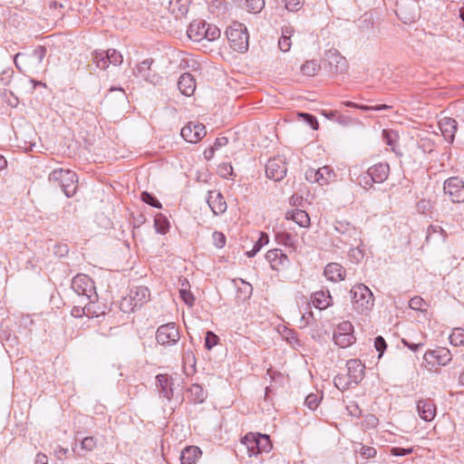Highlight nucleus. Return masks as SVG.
I'll return each instance as SVG.
<instances>
[{
	"mask_svg": "<svg viewBox=\"0 0 464 464\" xmlns=\"http://www.w3.org/2000/svg\"><path fill=\"white\" fill-rule=\"evenodd\" d=\"M352 304L358 314H368L373 307V294L363 284H356L350 291Z\"/></svg>",
	"mask_w": 464,
	"mask_h": 464,
	"instance_id": "f257e3e1",
	"label": "nucleus"
},
{
	"mask_svg": "<svg viewBox=\"0 0 464 464\" xmlns=\"http://www.w3.org/2000/svg\"><path fill=\"white\" fill-rule=\"evenodd\" d=\"M48 179L54 186L60 187L67 198L72 197L76 192L77 175L70 169H54L49 174Z\"/></svg>",
	"mask_w": 464,
	"mask_h": 464,
	"instance_id": "f03ea898",
	"label": "nucleus"
},
{
	"mask_svg": "<svg viewBox=\"0 0 464 464\" xmlns=\"http://www.w3.org/2000/svg\"><path fill=\"white\" fill-rule=\"evenodd\" d=\"M226 34L233 50L244 53L248 49L249 35L245 24L234 22L227 28Z\"/></svg>",
	"mask_w": 464,
	"mask_h": 464,
	"instance_id": "7ed1b4c3",
	"label": "nucleus"
},
{
	"mask_svg": "<svg viewBox=\"0 0 464 464\" xmlns=\"http://www.w3.org/2000/svg\"><path fill=\"white\" fill-rule=\"evenodd\" d=\"M71 286L79 296H82V302L94 303L97 300L94 282L88 276L83 274L75 276L72 280Z\"/></svg>",
	"mask_w": 464,
	"mask_h": 464,
	"instance_id": "20e7f679",
	"label": "nucleus"
},
{
	"mask_svg": "<svg viewBox=\"0 0 464 464\" xmlns=\"http://www.w3.org/2000/svg\"><path fill=\"white\" fill-rule=\"evenodd\" d=\"M353 325L343 321L340 323L334 331V341L341 348H347L355 343L356 338L353 334Z\"/></svg>",
	"mask_w": 464,
	"mask_h": 464,
	"instance_id": "39448f33",
	"label": "nucleus"
},
{
	"mask_svg": "<svg viewBox=\"0 0 464 464\" xmlns=\"http://www.w3.org/2000/svg\"><path fill=\"white\" fill-rule=\"evenodd\" d=\"M180 339L179 328L175 323H168L158 327L156 340L159 344L171 346Z\"/></svg>",
	"mask_w": 464,
	"mask_h": 464,
	"instance_id": "423d86ee",
	"label": "nucleus"
},
{
	"mask_svg": "<svg viewBox=\"0 0 464 464\" xmlns=\"http://www.w3.org/2000/svg\"><path fill=\"white\" fill-rule=\"evenodd\" d=\"M335 231L341 237V242L349 246H355L361 243L360 231L351 223L343 220H337L334 224Z\"/></svg>",
	"mask_w": 464,
	"mask_h": 464,
	"instance_id": "0eeeda50",
	"label": "nucleus"
},
{
	"mask_svg": "<svg viewBox=\"0 0 464 464\" xmlns=\"http://www.w3.org/2000/svg\"><path fill=\"white\" fill-rule=\"evenodd\" d=\"M395 13L404 24H411L420 16L418 5L413 0L397 2Z\"/></svg>",
	"mask_w": 464,
	"mask_h": 464,
	"instance_id": "6e6552de",
	"label": "nucleus"
},
{
	"mask_svg": "<svg viewBox=\"0 0 464 464\" xmlns=\"http://www.w3.org/2000/svg\"><path fill=\"white\" fill-rule=\"evenodd\" d=\"M443 190L452 202H464V182L459 177H450L446 179Z\"/></svg>",
	"mask_w": 464,
	"mask_h": 464,
	"instance_id": "1a4fd4ad",
	"label": "nucleus"
},
{
	"mask_svg": "<svg viewBox=\"0 0 464 464\" xmlns=\"http://www.w3.org/2000/svg\"><path fill=\"white\" fill-rule=\"evenodd\" d=\"M287 172L285 159L277 156L270 159L266 165V177L275 181L282 180Z\"/></svg>",
	"mask_w": 464,
	"mask_h": 464,
	"instance_id": "9d476101",
	"label": "nucleus"
},
{
	"mask_svg": "<svg viewBox=\"0 0 464 464\" xmlns=\"http://www.w3.org/2000/svg\"><path fill=\"white\" fill-rule=\"evenodd\" d=\"M328 70L332 73H342L347 69L346 59L336 49H330L325 53Z\"/></svg>",
	"mask_w": 464,
	"mask_h": 464,
	"instance_id": "9b49d317",
	"label": "nucleus"
},
{
	"mask_svg": "<svg viewBox=\"0 0 464 464\" xmlns=\"http://www.w3.org/2000/svg\"><path fill=\"white\" fill-rule=\"evenodd\" d=\"M180 135L186 141L197 143L206 135L205 126L190 121L181 129Z\"/></svg>",
	"mask_w": 464,
	"mask_h": 464,
	"instance_id": "f8f14e48",
	"label": "nucleus"
},
{
	"mask_svg": "<svg viewBox=\"0 0 464 464\" xmlns=\"http://www.w3.org/2000/svg\"><path fill=\"white\" fill-rule=\"evenodd\" d=\"M347 367V377L350 383L358 384L364 376V365L361 361L356 359H351L346 362Z\"/></svg>",
	"mask_w": 464,
	"mask_h": 464,
	"instance_id": "ddd939ff",
	"label": "nucleus"
},
{
	"mask_svg": "<svg viewBox=\"0 0 464 464\" xmlns=\"http://www.w3.org/2000/svg\"><path fill=\"white\" fill-rule=\"evenodd\" d=\"M150 290L146 286L140 285L131 289L129 296L131 311L147 303L150 300Z\"/></svg>",
	"mask_w": 464,
	"mask_h": 464,
	"instance_id": "4468645a",
	"label": "nucleus"
},
{
	"mask_svg": "<svg viewBox=\"0 0 464 464\" xmlns=\"http://www.w3.org/2000/svg\"><path fill=\"white\" fill-rule=\"evenodd\" d=\"M207 203L216 216L225 213L227 208L224 197L218 191H208Z\"/></svg>",
	"mask_w": 464,
	"mask_h": 464,
	"instance_id": "2eb2a0df",
	"label": "nucleus"
},
{
	"mask_svg": "<svg viewBox=\"0 0 464 464\" xmlns=\"http://www.w3.org/2000/svg\"><path fill=\"white\" fill-rule=\"evenodd\" d=\"M152 60L146 59L139 63L133 70V74L137 78H140L148 82L156 84L158 77L155 73L151 72L150 66Z\"/></svg>",
	"mask_w": 464,
	"mask_h": 464,
	"instance_id": "dca6fc26",
	"label": "nucleus"
},
{
	"mask_svg": "<svg viewBox=\"0 0 464 464\" xmlns=\"http://www.w3.org/2000/svg\"><path fill=\"white\" fill-rule=\"evenodd\" d=\"M45 54H46V48L44 46L39 45L33 51V53L30 55L17 53L14 57V63L16 68L20 72H23L24 70L20 64V62H19L20 60L28 62L30 59H32V60H35L37 62V63L40 64V63H42L44 58L45 57Z\"/></svg>",
	"mask_w": 464,
	"mask_h": 464,
	"instance_id": "f3484780",
	"label": "nucleus"
},
{
	"mask_svg": "<svg viewBox=\"0 0 464 464\" xmlns=\"http://www.w3.org/2000/svg\"><path fill=\"white\" fill-rule=\"evenodd\" d=\"M389 171L390 167L387 163H378L368 169L365 172V178L368 179L370 176L372 177V181L382 183L388 179Z\"/></svg>",
	"mask_w": 464,
	"mask_h": 464,
	"instance_id": "a211bd4d",
	"label": "nucleus"
},
{
	"mask_svg": "<svg viewBox=\"0 0 464 464\" xmlns=\"http://www.w3.org/2000/svg\"><path fill=\"white\" fill-rule=\"evenodd\" d=\"M417 411L419 416L425 421H431L436 416V405L430 399L419 400Z\"/></svg>",
	"mask_w": 464,
	"mask_h": 464,
	"instance_id": "6ab92c4d",
	"label": "nucleus"
},
{
	"mask_svg": "<svg viewBox=\"0 0 464 464\" xmlns=\"http://www.w3.org/2000/svg\"><path fill=\"white\" fill-rule=\"evenodd\" d=\"M439 125L444 139L452 143L458 129V122L452 118L445 117L439 121Z\"/></svg>",
	"mask_w": 464,
	"mask_h": 464,
	"instance_id": "aec40b11",
	"label": "nucleus"
},
{
	"mask_svg": "<svg viewBox=\"0 0 464 464\" xmlns=\"http://www.w3.org/2000/svg\"><path fill=\"white\" fill-rule=\"evenodd\" d=\"M324 275L327 280L336 283L344 279L345 269L338 263H329L324 267Z\"/></svg>",
	"mask_w": 464,
	"mask_h": 464,
	"instance_id": "412c9836",
	"label": "nucleus"
},
{
	"mask_svg": "<svg viewBox=\"0 0 464 464\" xmlns=\"http://www.w3.org/2000/svg\"><path fill=\"white\" fill-rule=\"evenodd\" d=\"M266 260L270 263L273 269H278L280 266H284L289 263V259L281 249H271L266 255Z\"/></svg>",
	"mask_w": 464,
	"mask_h": 464,
	"instance_id": "4be33fe9",
	"label": "nucleus"
},
{
	"mask_svg": "<svg viewBox=\"0 0 464 464\" xmlns=\"http://www.w3.org/2000/svg\"><path fill=\"white\" fill-rule=\"evenodd\" d=\"M156 381L160 396L170 401L173 396V390L169 376L167 374H158Z\"/></svg>",
	"mask_w": 464,
	"mask_h": 464,
	"instance_id": "5701e85b",
	"label": "nucleus"
},
{
	"mask_svg": "<svg viewBox=\"0 0 464 464\" xmlns=\"http://www.w3.org/2000/svg\"><path fill=\"white\" fill-rule=\"evenodd\" d=\"M178 88L185 96L192 95L196 89V82L194 77L188 72L183 73L179 78Z\"/></svg>",
	"mask_w": 464,
	"mask_h": 464,
	"instance_id": "b1692460",
	"label": "nucleus"
},
{
	"mask_svg": "<svg viewBox=\"0 0 464 464\" xmlns=\"http://www.w3.org/2000/svg\"><path fill=\"white\" fill-rule=\"evenodd\" d=\"M189 3V0H169L168 9L176 19H179L188 14Z\"/></svg>",
	"mask_w": 464,
	"mask_h": 464,
	"instance_id": "393cba45",
	"label": "nucleus"
},
{
	"mask_svg": "<svg viewBox=\"0 0 464 464\" xmlns=\"http://www.w3.org/2000/svg\"><path fill=\"white\" fill-rule=\"evenodd\" d=\"M332 296L330 295L329 290H321L313 294L312 295V304L313 305L320 310L326 309L330 305H332Z\"/></svg>",
	"mask_w": 464,
	"mask_h": 464,
	"instance_id": "a878e982",
	"label": "nucleus"
},
{
	"mask_svg": "<svg viewBox=\"0 0 464 464\" xmlns=\"http://www.w3.org/2000/svg\"><path fill=\"white\" fill-rule=\"evenodd\" d=\"M207 24L205 21L201 20L191 22L188 28V36L195 42L204 40V31H206Z\"/></svg>",
	"mask_w": 464,
	"mask_h": 464,
	"instance_id": "bb28decb",
	"label": "nucleus"
},
{
	"mask_svg": "<svg viewBox=\"0 0 464 464\" xmlns=\"http://www.w3.org/2000/svg\"><path fill=\"white\" fill-rule=\"evenodd\" d=\"M201 450L197 446H188L180 453L181 464H196L201 457Z\"/></svg>",
	"mask_w": 464,
	"mask_h": 464,
	"instance_id": "cd10ccee",
	"label": "nucleus"
},
{
	"mask_svg": "<svg viewBox=\"0 0 464 464\" xmlns=\"http://www.w3.org/2000/svg\"><path fill=\"white\" fill-rule=\"evenodd\" d=\"M432 357L436 360L438 364L445 366L451 361V353L448 348L440 347L433 351H429L425 353L424 358Z\"/></svg>",
	"mask_w": 464,
	"mask_h": 464,
	"instance_id": "c85d7f7f",
	"label": "nucleus"
},
{
	"mask_svg": "<svg viewBox=\"0 0 464 464\" xmlns=\"http://www.w3.org/2000/svg\"><path fill=\"white\" fill-rule=\"evenodd\" d=\"M287 219H291L302 227H306L310 224V218L308 214L302 209L295 208L289 210L285 214Z\"/></svg>",
	"mask_w": 464,
	"mask_h": 464,
	"instance_id": "c756f323",
	"label": "nucleus"
},
{
	"mask_svg": "<svg viewBox=\"0 0 464 464\" xmlns=\"http://www.w3.org/2000/svg\"><path fill=\"white\" fill-rule=\"evenodd\" d=\"M294 34V29L291 26H284L282 28V35L278 40V47L279 49L286 53L290 50L292 42L291 36Z\"/></svg>",
	"mask_w": 464,
	"mask_h": 464,
	"instance_id": "7c9ffc66",
	"label": "nucleus"
},
{
	"mask_svg": "<svg viewBox=\"0 0 464 464\" xmlns=\"http://www.w3.org/2000/svg\"><path fill=\"white\" fill-rule=\"evenodd\" d=\"M92 304L93 303H90V301H87V303H84L83 306L75 305L72 309V315L76 318H81L83 315H86L88 317L94 316V315L98 316L96 312L92 311Z\"/></svg>",
	"mask_w": 464,
	"mask_h": 464,
	"instance_id": "2f4dec72",
	"label": "nucleus"
},
{
	"mask_svg": "<svg viewBox=\"0 0 464 464\" xmlns=\"http://www.w3.org/2000/svg\"><path fill=\"white\" fill-rule=\"evenodd\" d=\"M316 171L318 178L317 183L321 186L330 183L335 177L334 170L328 166L319 168Z\"/></svg>",
	"mask_w": 464,
	"mask_h": 464,
	"instance_id": "473e14b6",
	"label": "nucleus"
},
{
	"mask_svg": "<svg viewBox=\"0 0 464 464\" xmlns=\"http://www.w3.org/2000/svg\"><path fill=\"white\" fill-rule=\"evenodd\" d=\"M191 401L195 403H201L207 398V393L199 384H192L188 389Z\"/></svg>",
	"mask_w": 464,
	"mask_h": 464,
	"instance_id": "72a5a7b5",
	"label": "nucleus"
},
{
	"mask_svg": "<svg viewBox=\"0 0 464 464\" xmlns=\"http://www.w3.org/2000/svg\"><path fill=\"white\" fill-rule=\"evenodd\" d=\"M256 442H257V434L249 432L241 439V443L244 444L248 450L249 456L256 455L257 450L256 448Z\"/></svg>",
	"mask_w": 464,
	"mask_h": 464,
	"instance_id": "f704fd0d",
	"label": "nucleus"
},
{
	"mask_svg": "<svg viewBox=\"0 0 464 464\" xmlns=\"http://www.w3.org/2000/svg\"><path fill=\"white\" fill-rule=\"evenodd\" d=\"M181 286L182 287L179 289V296L187 305L191 307L194 304L195 298H194V295H192V293L188 289L189 288L188 282L186 279L183 280Z\"/></svg>",
	"mask_w": 464,
	"mask_h": 464,
	"instance_id": "c9c22d12",
	"label": "nucleus"
},
{
	"mask_svg": "<svg viewBox=\"0 0 464 464\" xmlns=\"http://www.w3.org/2000/svg\"><path fill=\"white\" fill-rule=\"evenodd\" d=\"M92 60L101 70H105L110 64L106 51H95L92 53Z\"/></svg>",
	"mask_w": 464,
	"mask_h": 464,
	"instance_id": "e433bc0d",
	"label": "nucleus"
},
{
	"mask_svg": "<svg viewBox=\"0 0 464 464\" xmlns=\"http://www.w3.org/2000/svg\"><path fill=\"white\" fill-rule=\"evenodd\" d=\"M257 453L268 452L272 449L270 438L266 434L257 433V442H256Z\"/></svg>",
	"mask_w": 464,
	"mask_h": 464,
	"instance_id": "4c0bfd02",
	"label": "nucleus"
},
{
	"mask_svg": "<svg viewBox=\"0 0 464 464\" xmlns=\"http://www.w3.org/2000/svg\"><path fill=\"white\" fill-rule=\"evenodd\" d=\"M319 69L320 64L315 60L307 61L301 66L302 73L306 76L315 75Z\"/></svg>",
	"mask_w": 464,
	"mask_h": 464,
	"instance_id": "58836bf2",
	"label": "nucleus"
},
{
	"mask_svg": "<svg viewBox=\"0 0 464 464\" xmlns=\"http://www.w3.org/2000/svg\"><path fill=\"white\" fill-rule=\"evenodd\" d=\"M244 8L250 13L257 14L265 6V0H245Z\"/></svg>",
	"mask_w": 464,
	"mask_h": 464,
	"instance_id": "ea45409f",
	"label": "nucleus"
},
{
	"mask_svg": "<svg viewBox=\"0 0 464 464\" xmlns=\"http://www.w3.org/2000/svg\"><path fill=\"white\" fill-rule=\"evenodd\" d=\"M269 242L268 235L266 233H260L258 240L255 243L253 248L246 253L249 257L256 255V253Z\"/></svg>",
	"mask_w": 464,
	"mask_h": 464,
	"instance_id": "a19ab883",
	"label": "nucleus"
},
{
	"mask_svg": "<svg viewBox=\"0 0 464 464\" xmlns=\"http://www.w3.org/2000/svg\"><path fill=\"white\" fill-rule=\"evenodd\" d=\"M357 26L362 32H368L373 27V19L371 14H365L357 21Z\"/></svg>",
	"mask_w": 464,
	"mask_h": 464,
	"instance_id": "79ce46f5",
	"label": "nucleus"
},
{
	"mask_svg": "<svg viewBox=\"0 0 464 464\" xmlns=\"http://www.w3.org/2000/svg\"><path fill=\"white\" fill-rule=\"evenodd\" d=\"M434 235L440 236L442 241H444L447 237L446 231L441 227L430 225L427 229L426 241L430 242Z\"/></svg>",
	"mask_w": 464,
	"mask_h": 464,
	"instance_id": "37998d69",
	"label": "nucleus"
},
{
	"mask_svg": "<svg viewBox=\"0 0 464 464\" xmlns=\"http://www.w3.org/2000/svg\"><path fill=\"white\" fill-rule=\"evenodd\" d=\"M450 342L452 345L459 346L463 345L464 346V329L461 328H456L453 330L451 334L450 335Z\"/></svg>",
	"mask_w": 464,
	"mask_h": 464,
	"instance_id": "c03bdc74",
	"label": "nucleus"
},
{
	"mask_svg": "<svg viewBox=\"0 0 464 464\" xmlns=\"http://www.w3.org/2000/svg\"><path fill=\"white\" fill-rule=\"evenodd\" d=\"M220 36V30L213 24H208L206 25V31H204V39L208 41H214Z\"/></svg>",
	"mask_w": 464,
	"mask_h": 464,
	"instance_id": "a18cd8bd",
	"label": "nucleus"
},
{
	"mask_svg": "<svg viewBox=\"0 0 464 464\" xmlns=\"http://www.w3.org/2000/svg\"><path fill=\"white\" fill-rule=\"evenodd\" d=\"M156 230L160 234H166L169 230V221L162 215H159L155 218Z\"/></svg>",
	"mask_w": 464,
	"mask_h": 464,
	"instance_id": "49530a36",
	"label": "nucleus"
},
{
	"mask_svg": "<svg viewBox=\"0 0 464 464\" xmlns=\"http://www.w3.org/2000/svg\"><path fill=\"white\" fill-rule=\"evenodd\" d=\"M108 54L109 63L113 65H120L123 62L122 54L115 49H108L106 51Z\"/></svg>",
	"mask_w": 464,
	"mask_h": 464,
	"instance_id": "de8ad7c7",
	"label": "nucleus"
},
{
	"mask_svg": "<svg viewBox=\"0 0 464 464\" xmlns=\"http://www.w3.org/2000/svg\"><path fill=\"white\" fill-rule=\"evenodd\" d=\"M141 200L143 202H145L146 204L151 206V207H154V208H161V204L160 202L150 193L147 192V191H143L141 193Z\"/></svg>",
	"mask_w": 464,
	"mask_h": 464,
	"instance_id": "09e8293b",
	"label": "nucleus"
},
{
	"mask_svg": "<svg viewBox=\"0 0 464 464\" xmlns=\"http://www.w3.org/2000/svg\"><path fill=\"white\" fill-rule=\"evenodd\" d=\"M218 336L211 331L206 333L205 347L207 350H211L218 343Z\"/></svg>",
	"mask_w": 464,
	"mask_h": 464,
	"instance_id": "8fccbe9b",
	"label": "nucleus"
},
{
	"mask_svg": "<svg viewBox=\"0 0 464 464\" xmlns=\"http://www.w3.org/2000/svg\"><path fill=\"white\" fill-rule=\"evenodd\" d=\"M320 402V397L317 394L310 393L304 400V404L307 408L314 411L315 410Z\"/></svg>",
	"mask_w": 464,
	"mask_h": 464,
	"instance_id": "3c124183",
	"label": "nucleus"
},
{
	"mask_svg": "<svg viewBox=\"0 0 464 464\" xmlns=\"http://www.w3.org/2000/svg\"><path fill=\"white\" fill-rule=\"evenodd\" d=\"M382 135H383V139L386 142V144L390 147H392V150L394 151L395 149V143L397 141V133L394 132V131H390V130H383L382 132Z\"/></svg>",
	"mask_w": 464,
	"mask_h": 464,
	"instance_id": "603ef678",
	"label": "nucleus"
},
{
	"mask_svg": "<svg viewBox=\"0 0 464 464\" xmlns=\"http://www.w3.org/2000/svg\"><path fill=\"white\" fill-rule=\"evenodd\" d=\"M334 385L337 389L344 391L348 389L353 383H350L348 377L343 375H337L334 378Z\"/></svg>",
	"mask_w": 464,
	"mask_h": 464,
	"instance_id": "864d4df0",
	"label": "nucleus"
},
{
	"mask_svg": "<svg viewBox=\"0 0 464 464\" xmlns=\"http://www.w3.org/2000/svg\"><path fill=\"white\" fill-rule=\"evenodd\" d=\"M97 443H98V440L96 438L86 437L82 440L81 445H82V450L92 451L96 448Z\"/></svg>",
	"mask_w": 464,
	"mask_h": 464,
	"instance_id": "5fc2aeb1",
	"label": "nucleus"
},
{
	"mask_svg": "<svg viewBox=\"0 0 464 464\" xmlns=\"http://www.w3.org/2000/svg\"><path fill=\"white\" fill-rule=\"evenodd\" d=\"M413 452V448L392 447L390 449V454L395 457L410 455Z\"/></svg>",
	"mask_w": 464,
	"mask_h": 464,
	"instance_id": "6e6d98bb",
	"label": "nucleus"
},
{
	"mask_svg": "<svg viewBox=\"0 0 464 464\" xmlns=\"http://www.w3.org/2000/svg\"><path fill=\"white\" fill-rule=\"evenodd\" d=\"M425 301L420 296H414L409 301V306L416 311H422Z\"/></svg>",
	"mask_w": 464,
	"mask_h": 464,
	"instance_id": "4d7b16f0",
	"label": "nucleus"
},
{
	"mask_svg": "<svg viewBox=\"0 0 464 464\" xmlns=\"http://www.w3.org/2000/svg\"><path fill=\"white\" fill-rule=\"evenodd\" d=\"M285 8L291 12L298 11L304 5V0H285Z\"/></svg>",
	"mask_w": 464,
	"mask_h": 464,
	"instance_id": "13d9d810",
	"label": "nucleus"
},
{
	"mask_svg": "<svg viewBox=\"0 0 464 464\" xmlns=\"http://www.w3.org/2000/svg\"><path fill=\"white\" fill-rule=\"evenodd\" d=\"M360 243H357L355 246H351V249L349 252V256L352 259L359 262L363 257L362 251L359 248Z\"/></svg>",
	"mask_w": 464,
	"mask_h": 464,
	"instance_id": "bf43d9fd",
	"label": "nucleus"
},
{
	"mask_svg": "<svg viewBox=\"0 0 464 464\" xmlns=\"http://www.w3.org/2000/svg\"><path fill=\"white\" fill-rule=\"evenodd\" d=\"M276 238L285 246H292L294 244L292 235L286 232L278 233Z\"/></svg>",
	"mask_w": 464,
	"mask_h": 464,
	"instance_id": "052dcab7",
	"label": "nucleus"
},
{
	"mask_svg": "<svg viewBox=\"0 0 464 464\" xmlns=\"http://www.w3.org/2000/svg\"><path fill=\"white\" fill-rule=\"evenodd\" d=\"M375 349L380 353L379 358L382 355L386 350L387 344L382 336H377L374 340Z\"/></svg>",
	"mask_w": 464,
	"mask_h": 464,
	"instance_id": "680f3d73",
	"label": "nucleus"
},
{
	"mask_svg": "<svg viewBox=\"0 0 464 464\" xmlns=\"http://www.w3.org/2000/svg\"><path fill=\"white\" fill-rule=\"evenodd\" d=\"M390 108H391V106L386 105V104H380V105H376V106H368V105L358 104V106H357V109L364 111H382V110H388Z\"/></svg>",
	"mask_w": 464,
	"mask_h": 464,
	"instance_id": "e2e57ef3",
	"label": "nucleus"
},
{
	"mask_svg": "<svg viewBox=\"0 0 464 464\" xmlns=\"http://www.w3.org/2000/svg\"><path fill=\"white\" fill-rule=\"evenodd\" d=\"M364 423H365L366 428L373 429V428L377 427V425L379 423V420L375 415L368 414L364 418Z\"/></svg>",
	"mask_w": 464,
	"mask_h": 464,
	"instance_id": "0e129e2a",
	"label": "nucleus"
},
{
	"mask_svg": "<svg viewBox=\"0 0 464 464\" xmlns=\"http://www.w3.org/2000/svg\"><path fill=\"white\" fill-rule=\"evenodd\" d=\"M360 453L365 459L374 458L376 456V450L372 447L362 446L360 450Z\"/></svg>",
	"mask_w": 464,
	"mask_h": 464,
	"instance_id": "69168bd1",
	"label": "nucleus"
},
{
	"mask_svg": "<svg viewBox=\"0 0 464 464\" xmlns=\"http://www.w3.org/2000/svg\"><path fill=\"white\" fill-rule=\"evenodd\" d=\"M300 116L305 119L313 130L318 129V121L314 116L308 113H300Z\"/></svg>",
	"mask_w": 464,
	"mask_h": 464,
	"instance_id": "338daca9",
	"label": "nucleus"
},
{
	"mask_svg": "<svg viewBox=\"0 0 464 464\" xmlns=\"http://www.w3.org/2000/svg\"><path fill=\"white\" fill-rule=\"evenodd\" d=\"M305 179L312 183H317V171L315 169H308L305 171Z\"/></svg>",
	"mask_w": 464,
	"mask_h": 464,
	"instance_id": "774afa93",
	"label": "nucleus"
}]
</instances>
